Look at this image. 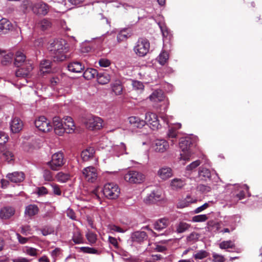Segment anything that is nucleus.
<instances>
[{
    "instance_id": "49530a36",
    "label": "nucleus",
    "mask_w": 262,
    "mask_h": 262,
    "mask_svg": "<svg viewBox=\"0 0 262 262\" xmlns=\"http://www.w3.org/2000/svg\"><path fill=\"white\" fill-rule=\"evenodd\" d=\"M200 164H201V161L200 160L195 161L192 162L189 165H188L186 167V169L187 171H191L193 169L196 168L198 166H199L200 165Z\"/></svg>"
},
{
    "instance_id": "c9c22d12",
    "label": "nucleus",
    "mask_w": 262,
    "mask_h": 262,
    "mask_svg": "<svg viewBox=\"0 0 262 262\" xmlns=\"http://www.w3.org/2000/svg\"><path fill=\"white\" fill-rule=\"evenodd\" d=\"M190 225L186 223L181 222L177 226V232L178 233H183L188 230Z\"/></svg>"
},
{
    "instance_id": "dca6fc26",
    "label": "nucleus",
    "mask_w": 262,
    "mask_h": 262,
    "mask_svg": "<svg viewBox=\"0 0 262 262\" xmlns=\"http://www.w3.org/2000/svg\"><path fill=\"white\" fill-rule=\"evenodd\" d=\"M157 175L161 179L166 180L172 176V170L169 167H163L159 169L157 172Z\"/></svg>"
},
{
    "instance_id": "9d476101",
    "label": "nucleus",
    "mask_w": 262,
    "mask_h": 262,
    "mask_svg": "<svg viewBox=\"0 0 262 262\" xmlns=\"http://www.w3.org/2000/svg\"><path fill=\"white\" fill-rule=\"evenodd\" d=\"M34 124L36 128L42 132H48L52 129V126L50 122L48 121L47 118L43 116H40L37 119Z\"/></svg>"
},
{
    "instance_id": "052dcab7",
    "label": "nucleus",
    "mask_w": 262,
    "mask_h": 262,
    "mask_svg": "<svg viewBox=\"0 0 262 262\" xmlns=\"http://www.w3.org/2000/svg\"><path fill=\"white\" fill-rule=\"evenodd\" d=\"M3 158L7 160L8 162H10L13 160L12 154L9 151H6L3 154Z\"/></svg>"
},
{
    "instance_id": "37998d69",
    "label": "nucleus",
    "mask_w": 262,
    "mask_h": 262,
    "mask_svg": "<svg viewBox=\"0 0 262 262\" xmlns=\"http://www.w3.org/2000/svg\"><path fill=\"white\" fill-rule=\"evenodd\" d=\"M57 179L61 182H65L69 179L68 174L64 173L62 172H58L56 175Z\"/></svg>"
},
{
    "instance_id": "b1692460",
    "label": "nucleus",
    "mask_w": 262,
    "mask_h": 262,
    "mask_svg": "<svg viewBox=\"0 0 262 262\" xmlns=\"http://www.w3.org/2000/svg\"><path fill=\"white\" fill-rule=\"evenodd\" d=\"M69 71L74 73H80L84 69V66L78 61L73 62L68 66Z\"/></svg>"
},
{
    "instance_id": "7c9ffc66",
    "label": "nucleus",
    "mask_w": 262,
    "mask_h": 262,
    "mask_svg": "<svg viewBox=\"0 0 262 262\" xmlns=\"http://www.w3.org/2000/svg\"><path fill=\"white\" fill-rule=\"evenodd\" d=\"M51 68V61L49 60H44L40 63V70L42 73H47Z\"/></svg>"
},
{
    "instance_id": "680f3d73",
    "label": "nucleus",
    "mask_w": 262,
    "mask_h": 262,
    "mask_svg": "<svg viewBox=\"0 0 262 262\" xmlns=\"http://www.w3.org/2000/svg\"><path fill=\"white\" fill-rule=\"evenodd\" d=\"M209 206L208 203H205L203 205L198 207L196 208L194 210V212L195 213H198L201 212V211H203L204 210L206 209L207 208H208Z\"/></svg>"
},
{
    "instance_id": "4d7b16f0",
    "label": "nucleus",
    "mask_w": 262,
    "mask_h": 262,
    "mask_svg": "<svg viewBox=\"0 0 262 262\" xmlns=\"http://www.w3.org/2000/svg\"><path fill=\"white\" fill-rule=\"evenodd\" d=\"M31 231V227L29 225L23 226L21 227V233L25 235H27L30 233Z\"/></svg>"
},
{
    "instance_id": "a18cd8bd",
    "label": "nucleus",
    "mask_w": 262,
    "mask_h": 262,
    "mask_svg": "<svg viewBox=\"0 0 262 262\" xmlns=\"http://www.w3.org/2000/svg\"><path fill=\"white\" fill-rule=\"evenodd\" d=\"M86 237L88 241L91 244L95 243L97 239L96 234L92 232H89L86 234Z\"/></svg>"
},
{
    "instance_id": "6ab92c4d",
    "label": "nucleus",
    "mask_w": 262,
    "mask_h": 262,
    "mask_svg": "<svg viewBox=\"0 0 262 262\" xmlns=\"http://www.w3.org/2000/svg\"><path fill=\"white\" fill-rule=\"evenodd\" d=\"M95 154V150L93 147H89L83 150L81 154V157L83 161H88L93 159Z\"/></svg>"
},
{
    "instance_id": "1a4fd4ad",
    "label": "nucleus",
    "mask_w": 262,
    "mask_h": 262,
    "mask_svg": "<svg viewBox=\"0 0 262 262\" xmlns=\"http://www.w3.org/2000/svg\"><path fill=\"white\" fill-rule=\"evenodd\" d=\"M50 6L43 2L34 4L32 7V12L38 16H45L49 11Z\"/></svg>"
},
{
    "instance_id": "8fccbe9b",
    "label": "nucleus",
    "mask_w": 262,
    "mask_h": 262,
    "mask_svg": "<svg viewBox=\"0 0 262 262\" xmlns=\"http://www.w3.org/2000/svg\"><path fill=\"white\" fill-rule=\"evenodd\" d=\"M200 237V234L196 232H193L189 236L187 239L188 241H195Z\"/></svg>"
},
{
    "instance_id": "f3484780",
    "label": "nucleus",
    "mask_w": 262,
    "mask_h": 262,
    "mask_svg": "<svg viewBox=\"0 0 262 262\" xmlns=\"http://www.w3.org/2000/svg\"><path fill=\"white\" fill-rule=\"evenodd\" d=\"M7 177L12 182L19 183L24 180L25 174L22 172H14L8 174Z\"/></svg>"
},
{
    "instance_id": "6e6552de",
    "label": "nucleus",
    "mask_w": 262,
    "mask_h": 262,
    "mask_svg": "<svg viewBox=\"0 0 262 262\" xmlns=\"http://www.w3.org/2000/svg\"><path fill=\"white\" fill-rule=\"evenodd\" d=\"M18 69L15 71V76L17 77H28L31 72L33 69L32 63L31 62H27L23 66L17 67Z\"/></svg>"
},
{
    "instance_id": "473e14b6",
    "label": "nucleus",
    "mask_w": 262,
    "mask_h": 262,
    "mask_svg": "<svg viewBox=\"0 0 262 262\" xmlns=\"http://www.w3.org/2000/svg\"><path fill=\"white\" fill-rule=\"evenodd\" d=\"M168 58L169 55L168 53L165 51H163L160 54L157 59L159 63L163 66L167 62Z\"/></svg>"
},
{
    "instance_id": "2eb2a0df",
    "label": "nucleus",
    "mask_w": 262,
    "mask_h": 262,
    "mask_svg": "<svg viewBox=\"0 0 262 262\" xmlns=\"http://www.w3.org/2000/svg\"><path fill=\"white\" fill-rule=\"evenodd\" d=\"M27 62H30L26 60V56L20 51H17L15 53L14 65L16 67L23 66Z\"/></svg>"
},
{
    "instance_id": "c756f323",
    "label": "nucleus",
    "mask_w": 262,
    "mask_h": 262,
    "mask_svg": "<svg viewBox=\"0 0 262 262\" xmlns=\"http://www.w3.org/2000/svg\"><path fill=\"white\" fill-rule=\"evenodd\" d=\"M219 247L221 249H235V245L234 242L231 240L224 241L220 243Z\"/></svg>"
},
{
    "instance_id": "aec40b11",
    "label": "nucleus",
    "mask_w": 262,
    "mask_h": 262,
    "mask_svg": "<svg viewBox=\"0 0 262 262\" xmlns=\"http://www.w3.org/2000/svg\"><path fill=\"white\" fill-rule=\"evenodd\" d=\"M15 210L11 207H5L0 211V217L2 219H8L14 215Z\"/></svg>"
},
{
    "instance_id": "338daca9",
    "label": "nucleus",
    "mask_w": 262,
    "mask_h": 262,
    "mask_svg": "<svg viewBox=\"0 0 262 262\" xmlns=\"http://www.w3.org/2000/svg\"><path fill=\"white\" fill-rule=\"evenodd\" d=\"M133 86L136 89H137V90L143 89V87H144L143 84L141 82L138 81H134L133 83Z\"/></svg>"
},
{
    "instance_id": "5fc2aeb1",
    "label": "nucleus",
    "mask_w": 262,
    "mask_h": 262,
    "mask_svg": "<svg viewBox=\"0 0 262 262\" xmlns=\"http://www.w3.org/2000/svg\"><path fill=\"white\" fill-rule=\"evenodd\" d=\"M8 141V137L5 133L0 132V145H3Z\"/></svg>"
},
{
    "instance_id": "69168bd1",
    "label": "nucleus",
    "mask_w": 262,
    "mask_h": 262,
    "mask_svg": "<svg viewBox=\"0 0 262 262\" xmlns=\"http://www.w3.org/2000/svg\"><path fill=\"white\" fill-rule=\"evenodd\" d=\"M64 127L66 129L65 132L67 133L68 134H71L73 133L75 129V126H70V125L67 124H64Z\"/></svg>"
},
{
    "instance_id": "ddd939ff",
    "label": "nucleus",
    "mask_w": 262,
    "mask_h": 262,
    "mask_svg": "<svg viewBox=\"0 0 262 262\" xmlns=\"http://www.w3.org/2000/svg\"><path fill=\"white\" fill-rule=\"evenodd\" d=\"M152 147L155 151L163 152L169 147V144L165 140L157 139L154 142Z\"/></svg>"
},
{
    "instance_id": "c03bdc74",
    "label": "nucleus",
    "mask_w": 262,
    "mask_h": 262,
    "mask_svg": "<svg viewBox=\"0 0 262 262\" xmlns=\"http://www.w3.org/2000/svg\"><path fill=\"white\" fill-rule=\"evenodd\" d=\"M208 219L206 214L197 215L192 217V221L194 222H205Z\"/></svg>"
},
{
    "instance_id": "e433bc0d",
    "label": "nucleus",
    "mask_w": 262,
    "mask_h": 262,
    "mask_svg": "<svg viewBox=\"0 0 262 262\" xmlns=\"http://www.w3.org/2000/svg\"><path fill=\"white\" fill-rule=\"evenodd\" d=\"M13 54L9 53L4 55L3 59H2L1 63L4 66H7L11 63L13 58Z\"/></svg>"
},
{
    "instance_id": "09e8293b",
    "label": "nucleus",
    "mask_w": 262,
    "mask_h": 262,
    "mask_svg": "<svg viewBox=\"0 0 262 262\" xmlns=\"http://www.w3.org/2000/svg\"><path fill=\"white\" fill-rule=\"evenodd\" d=\"M151 193L149 194L148 196H161L162 195V190L161 189L157 187L155 189L151 191Z\"/></svg>"
},
{
    "instance_id": "f257e3e1",
    "label": "nucleus",
    "mask_w": 262,
    "mask_h": 262,
    "mask_svg": "<svg viewBox=\"0 0 262 262\" xmlns=\"http://www.w3.org/2000/svg\"><path fill=\"white\" fill-rule=\"evenodd\" d=\"M48 49L55 61H63L67 58L66 54L68 51V47L64 39L54 40L49 43Z\"/></svg>"
},
{
    "instance_id": "e2e57ef3",
    "label": "nucleus",
    "mask_w": 262,
    "mask_h": 262,
    "mask_svg": "<svg viewBox=\"0 0 262 262\" xmlns=\"http://www.w3.org/2000/svg\"><path fill=\"white\" fill-rule=\"evenodd\" d=\"M189 205V202L187 201L185 199L180 201L177 205L178 208H183L187 207Z\"/></svg>"
},
{
    "instance_id": "a211bd4d",
    "label": "nucleus",
    "mask_w": 262,
    "mask_h": 262,
    "mask_svg": "<svg viewBox=\"0 0 262 262\" xmlns=\"http://www.w3.org/2000/svg\"><path fill=\"white\" fill-rule=\"evenodd\" d=\"M12 28V24L7 19L0 20V35L7 33Z\"/></svg>"
},
{
    "instance_id": "2f4dec72",
    "label": "nucleus",
    "mask_w": 262,
    "mask_h": 262,
    "mask_svg": "<svg viewBox=\"0 0 262 262\" xmlns=\"http://www.w3.org/2000/svg\"><path fill=\"white\" fill-rule=\"evenodd\" d=\"M184 185L185 183L181 179L177 178L173 179L170 183V185L173 189L181 188Z\"/></svg>"
},
{
    "instance_id": "4468645a",
    "label": "nucleus",
    "mask_w": 262,
    "mask_h": 262,
    "mask_svg": "<svg viewBox=\"0 0 262 262\" xmlns=\"http://www.w3.org/2000/svg\"><path fill=\"white\" fill-rule=\"evenodd\" d=\"M53 123L55 133L59 136H62L65 133L66 129L60 118L58 117H54Z\"/></svg>"
},
{
    "instance_id": "a878e982",
    "label": "nucleus",
    "mask_w": 262,
    "mask_h": 262,
    "mask_svg": "<svg viewBox=\"0 0 262 262\" xmlns=\"http://www.w3.org/2000/svg\"><path fill=\"white\" fill-rule=\"evenodd\" d=\"M34 4L30 0H24L20 6V8L24 13H27L29 9L32 11Z\"/></svg>"
},
{
    "instance_id": "79ce46f5",
    "label": "nucleus",
    "mask_w": 262,
    "mask_h": 262,
    "mask_svg": "<svg viewBox=\"0 0 262 262\" xmlns=\"http://www.w3.org/2000/svg\"><path fill=\"white\" fill-rule=\"evenodd\" d=\"M80 250L81 251L86 253L97 254H99V252L97 249L89 247H82L80 248Z\"/></svg>"
},
{
    "instance_id": "f704fd0d",
    "label": "nucleus",
    "mask_w": 262,
    "mask_h": 262,
    "mask_svg": "<svg viewBox=\"0 0 262 262\" xmlns=\"http://www.w3.org/2000/svg\"><path fill=\"white\" fill-rule=\"evenodd\" d=\"M199 175L200 177L204 178L210 179L211 178L210 171L208 169L204 167H200L199 168Z\"/></svg>"
},
{
    "instance_id": "ea45409f",
    "label": "nucleus",
    "mask_w": 262,
    "mask_h": 262,
    "mask_svg": "<svg viewBox=\"0 0 262 262\" xmlns=\"http://www.w3.org/2000/svg\"><path fill=\"white\" fill-rule=\"evenodd\" d=\"M197 191L202 194H206L211 190L210 187L203 184H200L196 187Z\"/></svg>"
},
{
    "instance_id": "393cba45",
    "label": "nucleus",
    "mask_w": 262,
    "mask_h": 262,
    "mask_svg": "<svg viewBox=\"0 0 262 262\" xmlns=\"http://www.w3.org/2000/svg\"><path fill=\"white\" fill-rule=\"evenodd\" d=\"M38 211L39 209L36 205L30 204L26 207L25 214L31 217L37 214Z\"/></svg>"
},
{
    "instance_id": "4be33fe9",
    "label": "nucleus",
    "mask_w": 262,
    "mask_h": 262,
    "mask_svg": "<svg viewBox=\"0 0 262 262\" xmlns=\"http://www.w3.org/2000/svg\"><path fill=\"white\" fill-rule=\"evenodd\" d=\"M147 236L145 232L138 231L132 233L131 238L133 242L140 243L145 239Z\"/></svg>"
},
{
    "instance_id": "864d4df0",
    "label": "nucleus",
    "mask_w": 262,
    "mask_h": 262,
    "mask_svg": "<svg viewBox=\"0 0 262 262\" xmlns=\"http://www.w3.org/2000/svg\"><path fill=\"white\" fill-rule=\"evenodd\" d=\"M37 250L35 248L32 247H27L26 249V253L27 254L34 256L37 255Z\"/></svg>"
},
{
    "instance_id": "0eeeda50",
    "label": "nucleus",
    "mask_w": 262,
    "mask_h": 262,
    "mask_svg": "<svg viewBox=\"0 0 262 262\" xmlns=\"http://www.w3.org/2000/svg\"><path fill=\"white\" fill-rule=\"evenodd\" d=\"M103 193L105 196H119L120 189L117 184L108 183L104 186Z\"/></svg>"
},
{
    "instance_id": "774afa93",
    "label": "nucleus",
    "mask_w": 262,
    "mask_h": 262,
    "mask_svg": "<svg viewBox=\"0 0 262 262\" xmlns=\"http://www.w3.org/2000/svg\"><path fill=\"white\" fill-rule=\"evenodd\" d=\"M213 257L216 262H224V258L223 256L217 255L216 254H214Z\"/></svg>"
},
{
    "instance_id": "0e129e2a",
    "label": "nucleus",
    "mask_w": 262,
    "mask_h": 262,
    "mask_svg": "<svg viewBox=\"0 0 262 262\" xmlns=\"http://www.w3.org/2000/svg\"><path fill=\"white\" fill-rule=\"evenodd\" d=\"M143 202L146 204H152L155 203L157 201L155 198H145L143 200Z\"/></svg>"
},
{
    "instance_id": "bf43d9fd",
    "label": "nucleus",
    "mask_w": 262,
    "mask_h": 262,
    "mask_svg": "<svg viewBox=\"0 0 262 262\" xmlns=\"http://www.w3.org/2000/svg\"><path fill=\"white\" fill-rule=\"evenodd\" d=\"M17 238L19 243L21 244H25L28 242L29 238L24 237L20 235L19 233H16Z\"/></svg>"
},
{
    "instance_id": "39448f33",
    "label": "nucleus",
    "mask_w": 262,
    "mask_h": 262,
    "mask_svg": "<svg viewBox=\"0 0 262 262\" xmlns=\"http://www.w3.org/2000/svg\"><path fill=\"white\" fill-rule=\"evenodd\" d=\"M83 123L90 130H98L102 127L103 120L100 117L91 116L86 118Z\"/></svg>"
},
{
    "instance_id": "603ef678",
    "label": "nucleus",
    "mask_w": 262,
    "mask_h": 262,
    "mask_svg": "<svg viewBox=\"0 0 262 262\" xmlns=\"http://www.w3.org/2000/svg\"><path fill=\"white\" fill-rule=\"evenodd\" d=\"M48 190L45 187H38L36 189V194L38 195H43L48 194Z\"/></svg>"
},
{
    "instance_id": "20e7f679",
    "label": "nucleus",
    "mask_w": 262,
    "mask_h": 262,
    "mask_svg": "<svg viewBox=\"0 0 262 262\" xmlns=\"http://www.w3.org/2000/svg\"><path fill=\"white\" fill-rule=\"evenodd\" d=\"M150 44L146 38H140L137 41V45L134 48V51L139 56H144L148 52Z\"/></svg>"
},
{
    "instance_id": "5701e85b",
    "label": "nucleus",
    "mask_w": 262,
    "mask_h": 262,
    "mask_svg": "<svg viewBox=\"0 0 262 262\" xmlns=\"http://www.w3.org/2000/svg\"><path fill=\"white\" fill-rule=\"evenodd\" d=\"M10 127L13 133H18L22 129L23 122L19 118H15L11 121Z\"/></svg>"
},
{
    "instance_id": "3c124183",
    "label": "nucleus",
    "mask_w": 262,
    "mask_h": 262,
    "mask_svg": "<svg viewBox=\"0 0 262 262\" xmlns=\"http://www.w3.org/2000/svg\"><path fill=\"white\" fill-rule=\"evenodd\" d=\"M41 233L43 235L47 236L54 232V229L51 227H46L41 229Z\"/></svg>"
},
{
    "instance_id": "58836bf2",
    "label": "nucleus",
    "mask_w": 262,
    "mask_h": 262,
    "mask_svg": "<svg viewBox=\"0 0 262 262\" xmlns=\"http://www.w3.org/2000/svg\"><path fill=\"white\" fill-rule=\"evenodd\" d=\"M209 253L205 250H200L196 253L193 255V257L195 259H202L208 257Z\"/></svg>"
},
{
    "instance_id": "4c0bfd02",
    "label": "nucleus",
    "mask_w": 262,
    "mask_h": 262,
    "mask_svg": "<svg viewBox=\"0 0 262 262\" xmlns=\"http://www.w3.org/2000/svg\"><path fill=\"white\" fill-rule=\"evenodd\" d=\"M112 89L116 95H120L122 91V86L119 81L112 84Z\"/></svg>"
},
{
    "instance_id": "6e6d98bb",
    "label": "nucleus",
    "mask_w": 262,
    "mask_h": 262,
    "mask_svg": "<svg viewBox=\"0 0 262 262\" xmlns=\"http://www.w3.org/2000/svg\"><path fill=\"white\" fill-rule=\"evenodd\" d=\"M73 241L75 244H80L82 242V238L80 233H77V234H74L73 237Z\"/></svg>"
},
{
    "instance_id": "9b49d317",
    "label": "nucleus",
    "mask_w": 262,
    "mask_h": 262,
    "mask_svg": "<svg viewBox=\"0 0 262 262\" xmlns=\"http://www.w3.org/2000/svg\"><path fill=\"white\" fill-rule=\"evenodd\" d=\"M82 173L86 180L91 183L95 182L98 177L97 170L93 166L85 168L82 171Z\"/></svg>"
},
{
    "instance_id": "7ed1b4c3",
    "label": "nucleus",
    "mask_w": 262,
    "mask_h": 262,
    "mask_svg": "<svg viewBox=\"0 0 262 262\" xmlns=\"http://www.w3.org/2000/svg\"><path fill=\"white\" fill-rule=\"evenodd\" d=\"M191 144V140L189 138H182L180 139L179 146L183 151V153L181 154V158L182 159L186 160L189 159L191 156L189 148Z\"/></svg>"
},
{
    "instance_id": "13d9d810",
    "label": "nucleus",
    "mask_w": 262,
    "mask_h": 262,
    "mask_svg": "<svg viewBox=\"0 0 262 262\" xmlns=\"http://www.w3.org/2000/svg\"><path fill=\"white\" fill-rule=\"evenodd\" d=\"M99 63L101 67H107L110 65L111 62L108 59L102 58L99 60Z\"/></svg>"
},
{
    "instance_id": "de8ad7c7",
    "label": "nucleus",
    "mask_w": 262,
    "mask_h": 262,
    "mask_svg": "<svg viewBox=\"0 0 262 262\" xmlns=\"http://www.w3.org/2000/svg\"><path fill=\"white\" fill-rule=\"evenodd\" d=\"M43 178L46 181H52L53 180L52 172L48 169H45L43 171Z\"/></svg>"
},
{
    "instance_id": "423d86ee",
    "label": "nucleus",
    "mask_w": 262,
    "mask_h": 262,
    "mask_svg": "<svg viewBox=\"0 0 262 262\" xmlns=\"http://www.w3.org/2000/svg\"><path fill=\"white\" fill-rule=\"evenodd\" d=\"M124 180L130 183L140 184L142 183L145 179V176L138 171H129L124 175Z\"/></svg>"
},
{
    "instance_id": "a19ab883",
    "label": "nucleus",
    "mask_w": 262,
    "mask_h": 262,
    "mask_svg": "<svg viewBox=\"0 0 262 262\" xmlns=\"http://www.w3.org/2000/svg\"><path fill=\"white\" fill-rule=\"evenodd\" d=\"M129 34L126 33L125 30H122L117 35V40L119 42L124 41L127 39Z\"/></svg>"
},
{
    "instance_id": "c85d7f7f",
    "label": "nucleus",
    "mask_w": 262,
    "mask_h": 262,
    "mask_svg": "<svg viewBox=\"0 0 262 262\" xmlns=\"http://www.w3.org/2000/svg\"><path fill=\"white\" fill-rule=\"evenodd\" d=\"M37 27L42 31H46L51 28V23L49 20L43 18L38 23Z\"/></svg>"
},
{
    "instance_id": "f8f14e48",
    "label": "nucleus",
    "mask_w": 262,
    "mask_h": 262,
    "mask_svg": "<svg viewBox=\"0 0 262 262\" xmlns=\"http://www.w3.org/2000/svg\"><path fill=\"white\" fill-rule=\"evenodd\" d=\"M145 120L146 123L151 125L153 130L158 129L161 127L159 122L158 116L156 114L148 112L145 114Z\"/></svg>"
},
{
    "instance_id": "bb28decb",
    "label": "nucleus",
    "mask_w": 262,
    "mask_h": 262,
    "mask_svg": "<svg viewBox=\"0 0 262 262\" xmlns=\"http://www.w3.org/2000/svg\"><path fill=\"white\" fill-rule=\"evenodd\" d=\"M97 74L98 72L96 69L88 68L83 72V76L85 79L90 80L97 76Z\"/></svg>"
},
{
    "instance_id": "f03ea898",
    "label": "nucleus",
    "mask_w": 262,
    "mask_h": 262,
    "mask_svg": "<svg viewBox=\"0 0 262 262\" xmlns=\"http://www.w3.org/2000/svg\"><path fill=\"white\" fill-rule=\"evenodd\" d=\"M64 164L63 154L61 152H58L53 154L51 160L47 163V164L53 170H58Z\"/></svg>"
},
{
    "instance_id": "72a5a7b5",
    "label": "nucleus",
    "mask_w": 262,
    "mask_h": 262,
    "mask_svg": "<svg viewBox=\"0 0 262 262\" xmlns=\"http://www.w3.org/2000/svg\"><path fill=\"white\" fill-rule=\"evenodd\" d=\"M149 98L151 101L155 102L161 101L164 99L162 92L155 91L150 96Z\"/></svg>"
},
{
    "instance_id": "412c9836",
    "label": "nucleus",
    "mask_w": 262,
    "mask_h": 262,
    "mask_svg": "<svg viewBox=\"0 0 262 262\" xmlns=\"http://www.w3.org/2000/svg\"><path fill=\"white\" fill-rule=\"evenodd\" d=\"M169 224L168 219L164 217L157 221L154 224V228L156 230L160 231L166 228Z\"/></svg>"
},
{
    "instance_id": "cd10ccee",
    "label": "nucleus",
    "mask_w": 262,
    "mask_h": 262,
    "mask_svg": "<svg viewBox=\"0 0 262 262\" xmlns=\"http://www.w3.org/2000/svg\"><path fill=\"white\" fill-rule=\"evenodd\" d=\"M97 78L98 83L101 84H106L110 80V75L105 73H98V74H97Z\"/></svg>"
}]
</instances>
